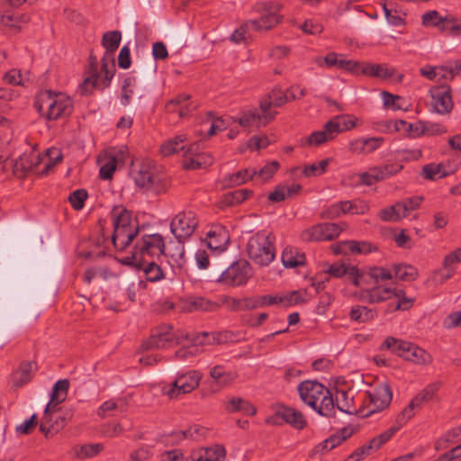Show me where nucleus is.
Instances as JSON below:
<instances>
[{
    "instance_id": "f257e3e1",
    "label": "nucleus",
    "mask_w": 461,
    "mask_h": 461,
    "mask_svg": "<svg viewBox=\"0 0 461 461\" xmlns=\"http://www.w3.org/2000/svg\"><path fill=\"white\" fill-rule=\"evenodd\" d=\"M121 39L119 31L108 32L103 35L102 44L106 51L101 60L102 66L101 68H98L97 58L91 53L86 77L80 85L83 95L91 93L94 88L104 89L109 86L116 70L113 52L118 49Z\"/></svg>"
},
{
    "instance_id": "f03ea898",
    "label": "nucleus",
    "mask_w": 461,
    "mask_h": 461,
    "mask_svg": "<svg viewBox=\"0 0 461 461\" xmlns=\"http://www.w3.org/2000/svg\"><path fill=\"white\" fill-rule=\"evenodd\" d=\"M34 107L40 115L47 121L68 118L74 110L72 99L63 92L44 90L35 98Z\"/></svg>"
},
{
    "instance_id": "7ed1b4c3",
    "label": "nucleus",
    "mask_w": 461,
    "mask_h": 461,
    "mask_svg": "<svg viewBox=\"0 0 461 461\" xmlns=\"http://www.w3.org/2000/svg\"><path fill=\"white\" fill-rule=\"evenodd\" d=\"M301 400L315 410L320 415L332 417L335 404L330 390L317 381L306 380L298 385Z\"/></svg>"
},
{
    "instance_id": "20e7f679",
    "label": "nucleus",
    "mask_w": 461,
    "mask_h": 461,
    "mask_svg": "<svg viewBox=\"0 0 461 461\" xmlns=\"http://www.w3.org/2000/svg\"><path fill=\"white\" fill-rule=\"evenodd\" d=\"M360 298L369 303L392 301L388 306V312L409 310L414 303L413 298L405 296L403 290L380 285L362 291Z\"/></svg>"
},
{
    "instance_id": "39448f33",
    "label": "nucleus",
    "mask_w": 461,
    "mask_h": 461,
    "mask_svg": "<svg viewBox=\"0 0 461 461\" xmlns=\"http://www.w3.org/2000/svg\"><path fill=\"white\" fill-rule=\"evenodd\" d=\"M305 95L306 89L300 88V86H291L285 93L280 88L275 87L261 101V125H266L276 118L277 112L272 110L273 107H280L288 102L301 99Z\"/></svg>"
},
{
    "instance_id": "423d86ee",
    "label": "nucleus",
    "mask_w": 461,
    "mask_h": 461,
    "mask_svg": "<svg viewBox=\"0 0 461 461\" xmlns=\"http://www.w3.org/2000/svg\"><path fill=\"white\" fill-rule=\"evenodd\" d=\"M183 339V347L179 348L175 356L178 359H186L189 357L197 355L200 352L199 347L213 343H224L228 340L227 332H200L180 334Z\"/></svg>"
},
{
    "instance_id": "0eeeda50",
    "label": "nucleus",
    "mask_w": 461,
    "mask_h": 461,
    "mask_svg": "<svg viewBox=\"0 0 461 461\" xmlns=\"http://www.w3.org/2000/svg\"><path fill=\"white\" fill-rule=\"evenodd\" d=\"M265 422L272 426L288 424L299 430L303 429L307 426V420L300 411L284 404L273 405L272 414L266 418Z\"/></svg>"
},
{
    "instance_id": "6e6552de",
    "label": "nucleus",
    "mask_w": 461,
    "mask_h": 461,
    "mask_svg": "<svg viewBox=\"0 0 461 461\" xmlns=\"http://www.w3.org/2000/svg\"><path fill=\"white\" fill-rule=\"evenodd\" d=\"M202 377V374L197 370L178 374L174 382L162 388V393L169 399H176L195 390L199 386Z\"/></svg>"
},
{
    "instance_id": "1a4fd4ad",
    "label": "nucleus",
    "mask_w": 461,
    "mask_h": 461,
    "mask_svg": "<svg viewBox=\"0 0 461 461\" xmlns=\"http://www.w3.org/2000/svg\"><path fill=\"white\" fill-rule=\"evenodd\" d=\"M253 275L252 267L246 260L240 259L231 263L216 278V281L227 286H241L248 283Z\"/></svg>"
},
{
    "instance_id": "9d476101",
    "label": "nucleus",
    "mask_w": 461,
    "mask_h": 461,
    "mask_svg": "<svg viewBox=\"0 0 461 461\" xmlns=\"http://www.w3.org/2000/svg\"><path fill=\"white\" fill-rule=\"evenodd\" d=\"M199 223L195 212L184 210L171 220L170 230L176 240H186L192 236Z\"/></svg>"
},
{
    "instance_id": "9b49d317",
    "label": "nucleus",
    "mask_w": 461,
    "mask_h": 461,
    "mask_svg": "<svg viewBox=\"0 0 461 461\" xmlns=\"http://www.w3.org/2000/svg\"><path fill=\"white\" fill-rule=\"evenodd\" d=\"M131 176L137 186L145 190H158L160 178L150 161H141L133 166Z\"/></svg>"
},
{
    "instance_id": "f8f14e48",
    "label": "nucleus",
    "mask_w": 461,
    "mask_h": 461,
    "mask_svg": "<svg viewBox=\"0 0 461 461\" xmlns=\"http://www.w3.org/2000/svg\"><path fill=\"white\" fill-rule=\"evenodd\" d=\"M72 417L73 410H66L61 415L58 412L57 408L50 409V405L46 406L40 424V430L46 438L52 437L61 430Z\"/></svg>"
},
{
    "instance_id": "ddd939ff",
    "label": "nucleus",
    "mask_w": 461,
    "mask_h": 461,
    "mask_svg": "<svg viewBox=\"0 0 461 461\" xmlns=\"http://www.w3.org/2000/svg\"><path fill=\"white\" fill-rule=\"evenodd\" d=\"M341 231L342 227L338 223H317L303 230L300 234V239L304 242L330 241L337 239Z\"/></svg>"
},
{
    "instance_id": "4468645a",
    "label": "nucleus",
    "mask_w": 461,
    "mask_h": 461,
    "mask_svg": "<svg viewBox=\"0 0 461 461\" xmlns=\"http://www.w3.org/2000/svg\"><path fill=\"white\" fill-rule=\"evenodd\" d=\"M182 342L183 339L180 338V335L172 332V327L170 325H162L150 335L149 339L142 344V347L146 350L160 349Z\"/></svg>"
},
{
    "instance_id": "2eb2a0df",
    "label": "nucleus",
    "mask_w": 461,
    "mask_h": 461,
    "mask_svg": "<svg viewBox=\"0 0 461 461\" xmlns=\"http://www.w3.org/2000/svg\"><path fill=\"white\" fill-rule=\"evenodd\" d=\"M369 405L366 412H363L364 416H370L373 413L386 409L393 399V392L387 383L377 384L373 391L367 393Z\"/></svg>"
},
{
    "instance_id": "dca6fc26",
    "label": "nucleus",
    "mask_w": 461,
    "mask_h": 461,
    "mask_svg": "<svg viewBox=\"0 0 461 461\" xmlns=\"http://www.w3.org/2000/svg\"><path fill=\"white\" fill-rule=\"evenodd\" d=\"M133 255L155 257L165 254V241L160 234L144 235L134 246Z\"/></svg>"
},
{
    "instance_id": "f3484780",
    "label": "nucleus",
    "mask_w": 461,
    "mask_h": 461,
    "mask_svg": "<svg viewBox=\"0 0 461 461\" xmlns=\"http://www.w3.org/2000/svg\"><path fill=\"white\" fill-rule=\"evenodd\" d=\"M431 105L440 114L448 113L453 108L451 88L449 86H438L430 89Z\"/></svg>"
},
{
    "instance_id": "a211bd4d",
    "label": "nucleus",
    "mask_w": 461,
    "mask_h": 461,
    "mask_svg": "<svg viewBox=\"0 0 461 461\" xmlns=\"http://www.w3.org/2000/svg\"><path fill=\"white\" fill-rule=\"evenodd\" d=\"M314 63L320 68H337L352 73L358 74V62L354 60H346L342 55L336 52H330L325 57H316Z\"/></svg>"
},
{
    "instance_id": "6ab92c4d",
    "label": "nucleus",
    "mask_w": 461,
    "mask_h": 461,
    "mask_svg": "<svg viewBox=\"0 0 461 461\" xmlns=\"http://www.w3.org/2000/svg\"><path fill=\"white\" fill-rule=\"evenodd\" d=\"M325 273L335 278H341L347 276L355 286H360L363 276L357 267L339 262L330 265Z\"/></svg>"
},
{
    "instance_id": "aec40b11",
    "label": "nucleus",
    "mask_w": 461,
    "mask_h": 461,
    "mask_svg": "<svg viewBox=\"0 0 461 461\" xmlns=\"http://www.w3.org/2000/svg\"><path fill=\"white\" fill-rule=\"evenodd\" d=\"M358 74L386 80L393 77L396 69L387 63H360L357 66Z\"/></svg>"
},
{
    "instance_id": "412c9836",
    "label": "nucleus",
    "mask_w": 461,
    "mask_h": 461,
    "mask_svg": "<svg viewBox=\"0 0 461 461\" xmlns=\"http://www.w3.org/2000/svg\"><path fill=\"white\" fill-rule=\"evenodd\" d=\"M281 5L277 2L267 1L261 6V30H271L278 25L283 16L280 14Z\"/></svg>"
},
{
    "instance_id": "4be33fe9",
    "label": "nucleus",
    "mask_w": 461,
    "mask_h": 461,
    "mask_svg": "<svg viewBox=\"0 0 461 461\" xmlns=\"http://www.w3.org/2000/svg\"><path fill=\"white\" fill-rule=\"evenodd\" d=\"M229 241V231L222 225L212 226L206 236V245L212 251H224Z\"/></svg>"
},
{
    "instance_id": "5701e85b",
    "label": "nucleus",
    "mask_w": 461,
    "mask_h": 461,
    "mask_svg": "<svg viewBox=\"0 0 461 461\" xmlns=\"http://www.w3.org/2000/svg\"><path fill=\"white\" fill-rule=\"evenodd\" d=\"M139 233V226L113 229L112 241L117 250H124Z\"/></svg>"
},
{
    "instance_id": "b1692460",
    "label": "nucleus",
    "mask_w": 461,
    "mask_h": 461,
    "mask_svg": "<svg viewBox=\"0 0 461 461\" xmlns=\"http://www.w3.org/2000/svg\"><path fill=\"white\" fill-rule=\"evenodd\" d=\"M332 128L334 126L327 122L321 131H313L306 139L302 140L301 145L318 147L334 140L336 137Z\"/></svg>"
},
{
    "instance_id": "393cba45",
    "label": "nucleus",
    "mask_w": 461,
    "mask_h": 461,
    "mask_svg": "<svg viewBox=\"0 0 461 461\" xmlns=\"http://www.w3.org/2000/svg\"><path fill=\"white\" fill-rule=\"evenodd\" d=\"M259 32V24L256 20L249 21L236 29L230 35V40L233 43H248L252 38L253 32Z\"/></svg>"
},
{
    "instance_id": "a878e982",
    "label": "nucleus",
    "mask_w": 461,
    "mask_h": 461,
    "mask_svg": "<svg viewBox=\"0 0 461 461\" xmlns=\"http://www.w3.org/2000/svg\"><path fill=\"white\" fill-rule=\"evenodd\" d=\"M354 433L355 429L352 426L344 427L322 441L317 447L321 448L322 452H328L333 449L335 447L340 445L343 441L350 438Z\"/></svg>"
},
{
    "instance_id": "bb28decb",
    "label": "nucleus",
    "mask_w": 461,
    "mask_h": 461,
    "mask_svg": "<svg viewBox=\"0 0 461 461\" xmlns=\"http://www.w3.org/2000/svg\"><path fill=\"white\" fill-rule=\"evenodd\" d=\"M185 240H176V242H173L169 245L167 252L165 251V256L169 258L168 263L173 268H181L185 262V246L184 242Z\"/></svg>"
},
{
    "instance_id": "cd10ccee",
    "label": "nucleus",
    "mask_w": 461,
    "mask_h": 461,
    "mask_svg": "<svg viewBox=\"0 0 461 461\" xmlns=\"http://www.w3.org/2000/svg\"><path fill=\"white\" fill-rule=\"evenodd\" d=\"M211 378L223 387L231 384L238 377V374L232 370H227L224 366L217 365L211 368Z\"/></svg>"
},
{
    "instance_id": "c85d7f7f",
    "label": "nucleus",
    "mask_w": 461,
    "mask_h": 461,
    "mask_svg": "<svg viewBox=\"0 0 461 461\" xmlns=\"http://www.w3.org/2000/svg\"><path fill=\"white\" fill-rule=\"evenodd\" d=\"M112 218L113 229H129L132 226H138L137 221L132 220L131 212L124 208H113L112 211Z\"/></svg>"
},
{
    "instance_id": "c756f323",
    "label": "nucleus",
    "mask_w": 461,
    "mask_h": 461,
    "mask_svg": "<svg viewBox=\"0 0 461 461\" xmlns=\"http://www.w3.org/2000/svg\"><path fill=\"white\" fill-rule=\"evenodd\" d=\"M68 388L69 381L68 379L59 380L53 386L50 400L47 406L50 405V409L57 408L59 403L66 400Z\"/></svg>"
},
{
    "instance_id": "7c9ffc66",
    "label": "nucleus",
    "mask_w": 461,
    "mask_h": 461,
    "mask_svg": "<svg viewBox=\"0 0 461 461\" xmlns=\"http://www.w3.org/2000/svg\"><path fill=\"white\" fill-rule=\"evenodd\" d=\"M461 262L460 248L448 253L443 259L442 282L451 278L456 272V264Z\"/></svg>"
},
{
    "instance_id": "2f4dec72",
    "label": "nucleus",
    "mask_w": 461,
    "mask_h": 461,
    "mask_svg": "<svg viewBox=\"0 0 461 461\" xmlns=\"http://www.w3.org/2000/svg\"><path fill=\"white\" fill-rule=\"evenodd\" d=\"M225 410L230 412H243L246 415H255L257 408L250 404L248 401L240 397H232L225 403Z\"/></svg>"
},
{
    "instance_id": "473e14b6",
    "label": "nucleus",
    "mask_w": 461,
    "mask_h": 461,
    "mask_svg": "<svg viewBox=\"0 0 461 461\" xmlns=\"http://www.w3.org/2000/svg\"><path fill=\"white\" fill-rule=\"evenodd\" d=\"M411 345L412 343L409 341L388 337L384 341L382 348L389 349L393 354L406 359L407 354L410 352Z\"/></svg>"
},
{
    "instance_id": "72a5a7b5",
    "label": "nucleus",
    "mask_w": 461,
    "mask_h": 461,
    "mask_svg": "<svg viewBox=\"0 0 461 461\" xmlns=\"http://www.w3.org/2000/svg\"><path fill=\"white\" fill-rule=\"evenodd\" d=\"M349 319L357 323H366L373 321L377 312L374 309L363 305H355L349 311Z\"/></svg>"
},
{
    "instance_id": "f704fd0d",
    "label": "nucleus",
    "mask_w": 461,
    "mask_h": 461,
    "mask_svg": "<svg viewBox=\"0 0 461 461\" xmlns=\"http://www.w3.org/2000/svg\"><path fill=\"white\" fill-rule=\"evenodd\" d=\"M198 149L197 144H192L185 153L184 166L186 169H198L208 162L205 161L204 156L196 152Z\"/></svg>"
},
{
    "instance_id": "c9c22d12",
    "label": "nucleus",
    "mask_w": 461,
    "mask_h": 461,
    "mask_svg": "<svg viewBox=\"0 0 461 461\" xmlns=\"http://www.w3.org/2000/svg\"><path fill=\"white\" fill-rule=\"evenodd\" d=\"M393 270L395 278L405 282L413 281L419 276L417 268L408 264H394Z\"/></svg>"
},
{
    "instance_id": "e433bc0d",
    "label": "nucleus",
    "mask_w": 461,
    "mask_h": 461,
    "mask_svg": "<svg viewBox=\"0 0 461 461\" xmlns=\"http://www.w3.org/2000/svg\"><path fill=\"white\" fill-rule=\"evenodd\" d=\"M449 173L444 164L429 163L422 167L421 176L427 180L435 181L447 176Z\"/></svg>"
},
{
    "instance_id": "4c0bfd02",
    "label": "nucleus",
    "mask_w": 461,
    "mask_h": 461,
    "mask_svg": "<svg viewBox=\"0 0 461 461\" xmlns=\"http://www.w3.org/2000/svg\"><path fill=\"white\" fill-rule=\"evenodd\" d=\"M256 175L255 169L246 168L236 173L230 174L224 177L223 184L226 187L240 185L250 179Z\"/></svg>"
},
{
    "instance_id": "58836bf2",
    "label": "nucleus",
    "mask_w": 461,
    "mask_h": 461,
    "mask_svg": "<svg viewBox=\"0 0 461 461\" xmlns=\"http://www.w3.org/2000/svg\"><path fill=\"white\" fill-rule=\"evenodd\" d=\"M282 262L285 267H296L305 263V256L291 248H286L282 253Z\"/></svg>"
},
{
    "instance_id": "ea45409f",
    "label": "nucleus",
    "mask_w": 461,
    "mask_h": 461,
    "mask_svg": "<svg viewBox=\"0 0 461 461\" xmlns=\"http://www.w3.org/2000/svg\"><path fill=\"white\" fill-rule=\"evenodd\" d=\"M441 387L440 382L431 383L424 387L413 399L420 407L423 403L429 402L436 398Z\"/></svg>"
},
{
    "instance_id": "a19ab883",
    "label": "nucleus",
    "mask_w": 461,
    "mask_h": 461,
    "mask_svg": "<svg viewBox=\"0 0 461 461\" xmlns=\"http://www.w3.org/2000/svg\"><path fill=\"white\" fill-rule=\"evenodd\" d=\"M139 268L143 271L146 279L149 282H158L164 278V273L160 266L155 262H141Z\"/></svg>"
},
{
    "instance_id": "79ce46f5",
    "label": "nucleus",
    "mask_w": 461,
    "mask_h": 461,
    "mask_svg": "<svg viewBox=\"0 0 461 461\" xmlns=\"http://www.w3.org/2000/svg\"><path fill=\"white\" fill-rule=\"evenodd\" d=\"M328 122L334 126L332 129L334 131L335 137L342 131L353 129L357 125L356 119L349 115L335 116Z\"/></svg>"
},
{
    "instance_id": "37998d69",
    "label": "nucleus",
    "mask_w": 461,
    "mask_h": 461,
    "mask_svg": "<svg viewBox=\"0 0 461 461\" xmlns=\"http://www.w3.org/2000/svg\"><path fill=\"white\" fill-rule=\"evenodd\" d=\"M407 361L413 362L419 365H427L431 363L432 357L429 353L425 351L423 348L413 344L411 347L410 352L407 354Z\"/></svg>"
},
{
    "instance_id": "c03bdc74",
    "label": "nucleus",
    "mask_w": 461,
    "mask_h": 461,
    "mask_svg": "<svg viewBox=\"0 0 461 461\" xmlns=\"http://www.w3.org/2000/svg\"><path fill=\"white\" fill-rule=\"evenodd\" d=\"M252 191L249 189H238L225 194L221 199V203L225 206H233L245 201Z\"/></svg>"
},
{
    "instance_id": "a18cd8bd",
    "label": "nucleus",
    "mask_w": 461,
    "mask_h": 461,
    "mask_svg": "<svg viewBox=\"0 0 461 461\" xmlns=\"http://www.w3.org/2000/svg\"><path fill=\"white\" fill-rule=\"evenodd\" d=\"M335 406L346 413H352L355 409L353 408V396L344 390H338L336 392V400L334 401Z\"/></svg>"
},
{
    "instance_id": "49530a36",
    "label": "nucleus",
    "mask_w": 461,
    "mask_h": 461,
    "mask_svg": "<svg viewBox=\"0 0 461 461\" xmlns=\"http://www.w3.org/2000/svg\"><path fill=\"white\" fill-rule=\"evenodd\" d=\"M275 236L268 234L265 239V242L261 247V266L268 265L276 257V249L274 246Z\"/></svg>"
},
{
    "instance_id": "de8ad7c7",
    "label": "nucleus",
    "mask_w": 461,
    "mask_h": 461,
    "mask_svg": "<svg viewBox=\"0 0 461 461\" xmlns=\"http://www.w3.org/2000/svg\"><path fill=\"white\" fill-rule=\"evenodd\" d=\"M219 308V305L215 303L209 301L203 297L192 298L188 301L186 309L190 312L193 311H205L213 312Z\"/></svg>"
},
{
    "instance_id": "09e8293b",
    "label": "nucleus",
    "mask_w": 461,
    "mask_h": 461,
    "mask_svg": "<svg viewBox=\"0 0 461 461\" xmlns=\"http://www.w3.org/2000/svg\"><path fill=\"white\" fill-rule=\"evenodd\" d=\"M379 218L384 221L395 222L404 218L399 202L382 209L378 214Z\"/></svg>"
},
{
    "instance_id": "8fccbe9b",
    "label": "nucleus",
    "mask_w": 461,
    "mask_h": 461,
    "mask_svg": "<svg viewBox=\"0 0 461 461\" xmlns=\"http://www.w3.org/2000/svg\"><path fill=\"white\" fill-rule=\"evenodd\" d=\"M185 140V135H179L171 139L161 145L160 152L163 156H170L173 155L179 150H184L185 146L183 145Z\"/></svg>"
},
{
    "instance_id": "3c124183",
    "label": "nucleus",
    "mask_w": 461,
    "mask_h": 461,
    "mask_svg": "<svg viewBox=\"0 0 461 461\" xmlns=\"http://www.w3.org/2000/svg\"><path fill=\"white\" fill-rule=\"evenodd\" d=\"M331 158L323 159L318 163L305 165L302 169V175L306 177L318 176L324 174Z\"/></svg>"
},
{
    "instance_id": "603ef678",
    "label": "nucleus",
    "mask_w": 461,
    "mask_h": 461,
    "mask_svg": "<svg viewBox=\"0 0 461 461\" xmlns=\"http://www.w3.org/2000/svg\"><path fill=\"white\" fill-rule=\"evenodd\" d=\"M344 245L353 254H367L377 250V247L368 241L349 240Z\"/></svg>"
},
{
    "instance_id": "864d4df0",
    "label": "nucleus",
    "mask_w": 461,
    "mask_h": 461,
    "mask_svg": "<svg viewBox=\"0 0 461 461\" xmlns=\"http://www.w3.org/2000/svg\"><path fill=\"white\" fill-rule=\"evenodd\" d=\"M35 370L34 363H23L16 373L17 379L14 381L15 386H22L31 381L32 373Z\"/></svg>"
},
{
    "instance_id": "5fc2aeb1",
    "label": "nucleus",
    "mask_w": 461,
    "mask_h": 461,
    "mask_svg": "<svg viewBox=\"0 0 461 461\" xmlns=\"http://www.w3.org/2000/svg\"><path fill=\"white\" fill-rule=\"evenodd\" d=\"M420 406L415 402V400L412 399L411 402L401 411L400 414L396 417L395 420V427H399V429L406 424L415 414V409H419Z\"/></svg>"
},
{
    "instance_id": "6e6d98bb",
    "label": "nucleus",
    "mask_w": 461,
    "mask_h": 461,
    "mask_svg": "<svg viewBox=\"0 0 461 461\" xmlns=\"http://www.w3.org/2000/svg\"><path fill=\"white\" fill-rule=\"evenodd\" d=\"M377 171L379 173L381 180L388 179L399 172H401L403 168V165L398 162H387L383 166L376 167Z\"/></svg>"
},
{
    "instance_id": "4d7b16f0",
    "label": "nucleus",
    "mask_w": 461,
    "mask_h": 461,
    "mask_svg": "<svg viewBox=\"0 0 461 461\" xmlns=\"http://www.w3.org/2000/svg\"><path fill=\"white\" fill-rule=\"evenodd\" d=\"M104 449V446L101 443L82 445L75 448V455L78 458H89L96 456Z\"/></svg>"
},
{
    "instance_id": "13d9d810",
    "label": "nucleus",
    "mask_w": 461,
    "mask_h": 461,
    "mask_svg": "<svg viewBox=\"0 0 461 461\" xmlns=\"http://www.w3.org/2000/svg\"><path fill=\"white\" fill-rule=\"evenodd\" d=\"M445 23L441 27V32L452 36L461 35V20L453 16H445Z\"/></svg>"
},
{
    "instance_id": "bf43d9fd",
    "label": "nucleus",
    "mask_w": 461,
    "mask_h": 461,
    "mask_svg": "<svg viewBox=\"0 0 461 461\" xmlns=\"http://www.w3.org/2000/svg\"><path fill=\"white\" fill-rule=\"evenodd\" d=\"M422 24L424 26H435L439 31H441V27L445 23V17H441L438 11H429L422 14L421 16Z\"/></svg>"
},
{
    "instance_id": "052dcab7",
    "label": "nucleus",
    "mask_w": 461,
    "mask_h": 461,
    "mask_svg": "<svg viewBox=\"0 0 461 461\" xmlns=\"http://www.w3.org/2000/svg\"><path fill=\"white\" fill-rule=\"evenodd\" d=\"M88 194L86 189H77L69 194L68 201L75 210L79 211L83 209Z\"/></svg>"
},
{
    "instance_id": "680f3d73",
    "label": "nucleus",
    "mask_w": 461,
    "mask_h": 461,
    "mask_svg": "<svg viewBox=\"0 0 461 461\" xmlns=\"http://www.w3.org/2000/svg\"><path fill=\"white\" fill-rule=\"evenodd\" d=\"M422 200L421 196H412L399 202L402 212L404 213V218L412 211L417 210L420 206Z\"/></svg>"
},
{
    "instance_id": "e2e57ef3",
    "label": "nucleus",
    "mask_w": 461,
    "mask_h": 461,
    "mask_svg": "<svg viewBox=\"0 0 461 461\" xmlns=\"http://www.w3.org/2000/svg\"><path fill=\"white\" fill-rule=\"evenodd\" d=\"M258 122L259 114L257 113V111L246 112L239 119V124L247 131H249L253 126H258Z\"/></svg>"
},
{
    "instance_id": "0e129e2a",
    "label": "nucleus",
    "mask_w": 461,
    "mask_h": 461,
    "mask_svg": "<svg viewBox=\"0 0 461 461\" xmlns=\"http://www.w3.org/2000/svg\"><path fill=\"white\" fill-rule=\"evenodd\" d=\"M360 183L366 186H370L377 182L382 181L376 167H371L368 171L358 175Z\"/></svg>"
},
{
    "instance_id": "69168bd1",
    "label": "nucleus",
    "mask_w": 461,
    "mask_h": 461,
    "mask_svg": "<svg viewBox=\"0 0 461 461\" xmlns=\"http://www.w3.org/2000/svg\"><path fill=\"white\" fill-rule=\"evenodd\" d=\"M369 276L376 283L391 280L393 278L392 272L384 267H374L369 269Z\"/></svg>"
},
{
    "instance_id": "338daca9",
    "label": "nucleus",
    "mask_w": 461,
    "mask_h": 461,
    "mask_svg": "<svg viewBox=\"0 0 461 461\" xmlns=\"http://www.w3.org/2000/svg\"><path fill=\"white\" fill-rule=\"evenodd\" d=\"M117 166V159L110 157L107 161L100 167V177L104 180L111 179Z\"/></svg>"
},
{
    "instance_id": "774afa93",
    "label": "nucleus",
    "mask_w": 461,
    "mask_h": 461,
    "mask_svg": "<svg viewBox=\"0 0 461 461\" xmlns=\"http://www.w3.org/2000/svg\"><path fill=\"white\" fill-rule=\"evenodd\" d=\"M160 461H189L181 449L165 451L160 456Z\"/></svg>"
}]
</instances>
